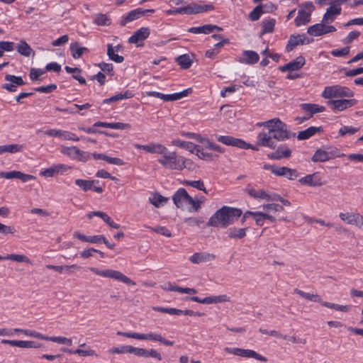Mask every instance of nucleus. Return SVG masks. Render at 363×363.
Returning a JSON list of instances; mask_svg holds the SVG:
<instances>
[{"label": "nucleus", "instance_id": "21", "mask_svg": "<svg viewBox=\"0 0 363 363\" xmlns=\"http://www.w3.org/2000/svg\"><path fill=\"white\" fill-rule=\"evenodd\" d=\"M69 169V167L66 164H58L56 165H52L49 168L41 170L40 174L45 177H52L57 174H62Z\"/></svg>", "mask_w": 363, "mask_h": 363}, {"label": "nucleus", "instance_id": "17", "mask_svg": "<svg viewBox=\"0 0 363 363\" xmlns=\"http://www.w3.org/2000/svg\"><path fill=\"white\" fill-rule=\"evenodd\" d=\"M313 40L309 39L306 34L291 35L289 37L288 43L286 45L285 50L287 52L292 51L296 46L299 45L310 44Z\"/></svg>", "mask_w": 363, "mask_h": 363}, {"label": "nucleus", "instance_id": "39", "mask_svg": "<svg viewBox=\"0 0 363 363\" xmlns=\"http://www.w3.org/2000/svg\"><path fill=\"white\" fill-rule=\"evenodd\" d=\"M277 173L278 176L284 177L290 180L296 179L299 175L296 169L286 167H281Z\"/></svg>", "mask_w": 363, "mask_h": 363}, {"label": "nucleus", "instance_id": "36", "mask_svg": "<svg viewBox=\"0 0 363 363\" xmlns=\"http://www.w3.org/2000/svg\"><path fill=\"white\" fill-rule=\"evenodd\" d=\"M291 150L285 145H281L277 147L276 151L272 154L271 159H281L291 157Z\"/></svg>", "mask_w": 363, "mask_h": 363}, {"label": "nucleus", "instance_id": "37", "mask_svg": "<svg viewBox=\"0 0 363 363\" xmlns=\"http://www.w3.org/2000/svg\"><path fill=\"white\" fill-rule=\"evenodd\" d=\"M118 45L113 46L111 44L107 45V55L109 59L115 62L121 63L124 60V57L116 53L118 50Z\"/></svg>", "mask_w": 363, "mask_h": 363}, {"label": "nucleus", "instance_id": "5", "mask_svg": "<svg viewBox=\"0 0 363 363\" xmlns=\"http://www.w3.org/2000/svg\"><path fill=\"white\" fill-rule=\"evenodd\" d=\"M214 6L212 4H197L196 3H191L186 6L175 8L174 9L169 10L168 14H197L204 13L207 11H211L214 10Z\"/></svg>", "mask_w": 363, "mask_h": 363}, {"label": "nucleus", "instance_id": "42", "mask_svg": "<svg viewBox=\"0 0 363 363\" xmlns=\"http://www.w3.org/2000/svg\"><path fill=\"white\" fill-rule=\"evenodd\" d=\"M17 52L21 55L29 57L33 52V50L30 46L23 40H21L16 46Z\"/></svg>", "mask_w": 363, "mask_h": 363}, {"label": "nucleus", "instance_id": "40", "mask_svg": "<svg viewBox=\"0 0 363 363\" xmlns=\"http://www.w3.org/2000/svg\"><path fill=\"white\" fill-rule=\"evenodd\" d=\"M247 228H230L228 230V236L231 239H242L246 235Z\"/></svg>", "mask_w": 363, "mask_h": 363}, {"label": "nucleus", "instance_id": "55", "mask_svg": "<svg viewBox=\"0 0 363 363\" xmlns=\"http://www.w3.org/2000/svg\"><path fill=\"white\" fill-rule=\"evenodd\" d=\"M320 304L325 307L335 309L336 311H342V312H347L349 310V306H347L339 305V304L326 302V301H321Z\"/></svg>", "mask_w": 363, "mask_h": 363}, {"label": "nucleus", "instance_id": "15", "mask_svg": "<svg viewBox=\"0 0 363 363\" xmlns=\"http://www.w3.org/2000/svg\"><path fill=\"white\" fill-rule=\"evenodd\" d=\"M44 134L49 137H56L61 140L78 141L79 138L76 134L68 130L50 128L45 130Z\"/></svg>", "mask_w": 363, "mask_h": 363}, {"label": "nucleus", "instance_id": "59", "mask_svg": "<svg viewBox=\"0 0 363 363\" xmlns=\"http://www.w3.org/2000/svg\"><path fill=\"white\" fill-rule=\"evenodd\" d=\"M6 258H8L9 260H13L17 262H30L29 258L23 255L10 254L6 255Z\"/></svg>", "mask_w": 363, "mask_h": 363}, {"label": "nucleus", "instance_id": "8", "mask_svg": "<svg viewBox=\"0 0 363 363\" xmlns=\"http://www.w3.org/2000/svg\"><path fill=\"white\" fill-rule=\"evenodd\" d=\"M314 6L311 1H306L299 6L298 15L294 20L296 26L307 24L311 21V13L314 10Z\"/></svg>", "mask_w": 363, "mask_h": 363}, {"label": "nucleus", "instance_id": "13", "mask_svg": "<svg viewBox=\"0 0 363 363\" xmlns=\"http://www.w3.org/2000/svg\"><path fill=\"white\" fill-rule=\"evenodd\" d=\"M328 23H319L312 25L308 28L307 33L312 36H321L337 30L333 26L327 25Z\"/></svg>", "mask_w": 363, "mask_h": 363}, {"label": "nucleus", "instance_id": "2", "mask_svg": "<svg viewBox=\"0 0 363 363\" xmlns=\"http://www.w3.org/2000/svg\"><path fill=\"white\" fill-rule=\"evenodd\" d=\"M242 215V211L230 206H224L209 218L208 226L226 228Z\"/></svg>", "mask_w": 363, "mask_h": 363}, {"label": "nucleus", "instance_id": "16", "mask_svg": "<svg viewBox=\"0 0 363 363\" xmlns=\"http://www.w3.org/2000/svg\"><path fill=\"white\" fill-rule=\"evenodd\" d=\"M186 299L207 305L230 301V298L225 294L218 296H211L203 298H199L198 296H191L186 297Z\"/></svg>", "mask_w": 363, "mask_h": 363}, {"label": "nucleus", "instance_id": "19", "mask_svg": "<svg viewBox=\"0 0 363 363\" xmlns=\"http://www.w3.org/2000/svg\"><path fill=\"white\" fill-rule=\"evenodd\" d=\"M150 35V28L147 27H142L136 30L129 38L128 43L135 44L137 47L143 45L138 44L140 42L145 41Z\"/></svg>", "mask_w": 363, "mask_h": 363}, {"label": "nucleus", "instance_id": "57", "mask_svg": "<svg viewBox=\"0 0 363 363\" xmlns=\"http://www.w3.org/2000/svg\"><path fill=\"white\" fill-rule=\"evenodd\" d=\"M264 13L263 8L261 5L257 6L249 14L250 20L255 21L259 19Z\"/></svg>", "mask_w": 363, "mask_h": 363}, {"label": "nucleus", "instance_id": "43", "mask_svg": "<svg viewBox=\"0 0 363 363\" xmlns=\"http://www.w3.org/2000/svg\"><path fill=\"white\" fill-rule=\"evenodd\" d=\"M276 21L274 18L264 20L262 23V34L271 33L274 30Z\"/></svg>", "mask_w": 363, "mask_h": 363}, {"label": "nucleus", "instance_id": "20", "mask_svg": "<svg viewBox=\"0 0 363 363\" xmlns=\"http://www.w3.org/2000/svg\"><path fill=\"white\" fill-rule=\"evenodd\" d=\"M298 182L303 186H320L323 184L319 172L307 174L298 179Z\"/></svg>", "mask_w": 363, "mask_h": 363}, {"label": "nucleus", "instance_id": "14", "mask_svg": "<svg viewBox=\"0 0 363 363\" xmlns=\"http://www.w3.org/2000/svg\"><path fill=\"white\" fill-rule=\"evenodd\" d=\"M74 184L84 191L92 190L98 194H101L104 191L103 188L99 186V181L96 179L89 180L77 179L74 181Z\"/></svg>", "mask_w": 363, "mask_h": 363}, {"label": "nucleus", "instance_id": "6", "mask_svg": "<svg viewBox=\"0 0 363 363\" xmlns=\"http://www.w3.org/2000/svg\"><path fill=\"white\" fill-rule=\"evenodd\" d=\"M137 149H142L147 152L158 154L163 156L164 159H176L177 155L174 152H169L167 148L160 143H150L147 145L134 144Z\"/></svg>", "mask_w": 363, "mask_h": 363}, {"label": "nucleus", "instance_id": "3", "mask_svg": "<svg viewBox=\"0 0 363 363\" xmlns=\"http://www.w3.org/2000/svg\"><path fill=\"white\" fill-rule=\"evenodd\" d=\"M345 157H347V159H363V154H350L347 155L342 149L330 146L318 150L312 159H335Z\"/></svg>", "mask_w": 363, "mask_h": 363}, {"label": "nucleus", "instance_id": "44", "mask_svg": "<svg viewBox=\"0 0 363 363\" xmlns=\"http://www.w3.org/2000/svg\"><path fill=\"white\" fill-rule=\"evenodd\" d=\"M339 216L343 221L346 222V223L356 225L358 221L357 218H359V213H340Z\"/></svg>", "mask_w": 363, "mask_h": 363}, {"label": "nucleus", "instance_id": "24", "mask_svg": "<svg viewBox=\"0 0 363 363\" xmlns=\"http://www.w3.org/2000/svg\"><path fill=\"white\" fill-rule=\"evenodd\" d=\"M189 196L185 189L179 188L172 196V200L177 208H184Z\"/></svg>", "mask_w": 363, "mask_h": 363}, {"label": "nucleus", "instance_id": "61", "mask_svg": "<svg viewBox=\"0 0 363 363\" xmlns=\"http://www.w3.org/2000/svg\"><path fill=\"white\" fill-rule=\"evenodd\" d=\"M185 184L206 193L204 184L201 180H188L185 182Z\"/></svg>", "mask_w": 363, "mask_h": 363}, {"label": "nucleus", "instance_id": "1", "mask_svg": "<svg viewBox=\"0 0 363 363\" xmlns=\"http://www.w3.org/2000/svg\"><path fill=\"white\" fill-rule=\"evenodd\" d=\"M294 135L288 129L287 125L282 122L279 118H274L273 124H272L268 132L262 131L257 136V145H251L245 140L234 138L230 135H219L217 140L226 145L237 147L243 150L252 149L259 150L258 146L274 148L277 141H284L291 138Z\"/></svg>", "mask_w": 363, "mask_h": 363}, {"label": "nucleus", "instance_id": "27", "mask_svg": "<svg viewBox=\"0 0 363 363\" xmlns=\"http://www.w3.org/2000/svg\"><path fill=\"white\" fill-rule=\"evenodd\" d=\"M342 12L341 7H335L330 5L326 10V12L323 15L322 21L325 23H331L335 21L337 16H339Z\"/></svg>", "mask_w": 363, "mask_h": 363}, {"label": "nucleus", "instance_id": "33", "mask_svg": "<svg viewBox=\"0 0 363 363\" xmlns=\"http://www.w3.org/2000/svg\"><path fill=\"white\" fill-rule=\"evenodd\" d=\"M192 90L191 88L186 89L180 92L164 94H163L162 100L164 101H174L179 100L184 97L187 96L190 93H191Z\"/></svg>", "mask_w": 363, "mask_h": 363}, {"label": "nucleus", "instance_id": "4", "mask_svg": "<svg viewBox=\"0 0 363 363\" xmlns=\"http://www.w3.org/2000/svg\"><path fill=\"white\" fill-rule=\"evenodd\" d=\"M354 95L353 91L349 87L340 84L327 86L321 93V96L325 99L352 98Z\"/></svg>", "mask_w": 363, "mask_h": 363}, {"label": "nucleus", "instance_id": "12", "mask_svg": "<svg viewBox=\"0 0 363 363\" xmlns=\"http://www.w3.org/2000/svg\"><path fill=\"white\" fill-rule=\"evenodd\" d=\"M155 9H144L143 8H137L131 10L125 15L122 16L120 25L125 26L127 23L135 21L140 17L145 16L147 13H154Z\"/></svg>", "mask_w": 363, "mask_h": 363}, {"label": "nucleus", "instance_id": "64", "mask_svg": "<svg viewBox=\"0 0 363 363\" xmlns=\"http://www.w3.org/2000/svg\"><path fill=\"white\" fill-rule=\"evenodd\" d=\"M130 345H121L120 347H113L108 350L111 354H125L130 353Z\"/></svg>", "mask_w": 363, "mask_h": 363}, {"label": "nucleus", "instance_id": "62", "mask_svg": "<svg viewBox=\"0 0 363 363\" xmlns=\"http://www.w3.org/2000/svg\"><path fill=\"white\" fill-rule=\"evenodd\" d=\"M261 208L264 211H273V212H277V211H281L284 210V208L282 206L277 204V203H267L261 206Z\"/></svg>", "mask_w": 363, "mask_h": 363}, {"label": "nucleus", "instance_id": "58", "mask_svg": "<svg viewBox=\"0 0 363 363\" xmlns=\"http://www.w3.org/2000/svg\"><path fill=\"white\" fill-rule=\"evenodd\" d=\"M15 44L13 42L1 41L0 42V57L3 56L4 52H11L14 50Z\"/></svg>", "mask_w": 363, "mask_h": 363}, {"label": "nucleus", "instance_id": "41", "mask_svg": "<svg viewBox=\"0 0 363 363\" xmlns=\"http://www.w3.org/2000/svg\"><path fill=\"white\" fill-rule=\"evenodd\" d=\"M162 166L167 169L172 170L183 169L184 164L182 160H159Z\"/></svg>", "mask_w": 363, "mask_h": 363}, {"label": "nucleus", "instance_id": "47", "mask_svg": "<svg viewBox=\"0 0 363 363\" xmlns=\"http://www.w3.org/2000/svg\"><path fill=\"white\" fill-rule=\"evenodd\" d=\"M177 62L184 69H189L192 65V60L188 55H179L176 59Z\"/></svg>", "mask_w": 363, "mask_h": 363}, {"label": "nucleus", "instance_id": "22", "mask_svg": "<svg viewBox=\"0 0 363 363\" xmlns=\"http://www.w3.org/2000/svg\"><path fill=\"white\" fill-rule=\"evenodd\" d=\"M306 63V60L302 55L298 56L293 61L280 66L279 69L281 72H285L286 71H297L301 69Z\"/></svg>", "mask_w": 363, "mask_h": 363}, {"label": "nucleus", "instance_id": "50", "mask_svg": "<svg viewBox=\"0 0 363 363\" xmlns=\"http://www.w3.org/2000/svg\"><path fill=\"white\" fill-rule=\"evenodd\" d=\"M248 194L254 199L267 201L268 192L263 189L256 190L255 189H250L248 190Z\"/></svg>", "mask_w": 363, "mask_h": 363}, {"label": "nucleus", "instance_id": "31", "mask_svg": "<svg viewBox=\"0 0 363 363\" xmlns=\"http://www.w3.org/2000/svg\"><path fill=\"white\" fill-rule=\"evenodd\" d=\"M74 238L80 240L82 242H90V243H101L104 240V236L99 235H93V236H86L81 233L77 231L73 234Z\"/></svg>", "mask_w": 363, "mask_h": 363}, {"label": "nucleus", "instance_id": "52", "mask_svg": "<svg viewBox=\"0 0 363 363\" xmlns=\"http://www.w3.org/2000/svg\"><path fill=\"white\" fill-rule=\"evenodd\" d=\"M359 130V127H352L349 125H344L340 128L338 130V134L340 136H345L347 135H354Z\"/></svg>", "mask_w": 363, "mask_h": 363}, {"label": "nucleus", "instance_id": "48", "mask_svg": "<svg viewBox=\"0 0 363 363\" xmlns=\"http://www.w3.org/2000/svg\"><path fill=\"white\" fill-rule=\"evenodd\" d=\"M294 293L299 295L300 296H301L302 298H303L306 300H308V301H311L313 302H318V303L321 302V301L320 300L319 296L317 294L306 293V292H304L298 289H294Z\"/></svg>", "mask_w": 363, "mask_h": 363}, {"label": "nucleus", "instance_id": "30", "mask_svg": "<svg viewBox=\"0 0 363 363\" xmlns=\"http://www.w3.org/2000/svg\"><path fill=\"white\" fill-rule=\"evenodd\" d=\"M215 255L208 252H196L193 254L189 259L192 263L200 264L209 262L215 259Z\"/></svg>", "mask_w": 363, "mask_h": 363}, {"label": "nucleus", "instance_id": "54", "mask_svg": "<svg viewBox=\"0 0 363 363\" xmlns=\"http://www.w3.org/2000/svg\"><path fill=\"white\" fill-rule=\"evenodd\" d=\"M62 152L69 157H82L81 151L75 146L62 147Z\"/></svg>", "mask_w": 363, "mask_h": 363}, {"label": "nucleus", "instance_id": "46", "mask_svg": "<svg viewBox=\"0 0 363 363\" xmlns=\"http://www.w3.org/2000/svg\"><path fill=\"white\" fill-rule=\"evenodd\" d=\"M61 351L69 354H77L82 357L93 356L95 354V352L92 350H84L81 349H77L75 350H73L72 349L62 347L61 348Z\"/></svg>", "mask_w": 363, "mask_h": 363}, {"label": "nucleus", "instance_id": "29", "mask_svg": "<svg viewBox=\"0 0 363 363\" xmlns=\"http://www.w3.org/2000/svg\"><path fill=\"white\" fill-rule=\"evenodd\" d=\"M69 50L72 57L75 60L79 59L84 54L89 52V50L87 48L81 46L78 42L71 43Z\"/></svg>", "mask_w": 363, "mask_h": 363}, {"label": "nucleus", "instance_id": "49", "mask_svg": "<svg viewBox=\"0 0 363 363\" xmlns=\"http://www.w3.org/2000/svg\"><path fill=\"white\" fill-rule=\"evenodd\" d=\"M168 199L156 193L149 198L150 202L155 207L162 206L167 201Z\"/></svg>", "mask_w": 363, "mask_h": 363}, {"label": "nucleus", "instance_id": "60", "mask_svg": "<svg viewBox=\"0 0 363 363\" xmlns=\"http://www.w3.org/2000/svg\"><path fill=\"white\" fill-rule=\"evenodd\" d=\"M57 89V85L55 84H51L47 86H41L33 88V90L39 93H52Z\"/></svg>", "mask_w": 363, "mask_h": 363}, {"label": "nucleus", "instance_id": "25", "mask_svg": "<svg viewBox=\"0 0 363 363\" xmlns=\"http://www.w3.org/2000/svg\"><path fill=\"white\" fill-rule=\"evenodd\" d=\"M221 30H223V28L221 27L212 24H205L201 26L191 27L188 29V32L194 34H210L214 31L219 32Z\"/></svg>", "mask_w": 363, "mask_h": 363}, {"label": "nucleus", "instance_id": "56", "mask_svg": "<svg viewBox=\"0 0 363 363\" xmlns=\"http://www.w3.org/2000/svg\"><path fill=\"white\" fill-rule=\"evenodd\" d=\"M98 217L101 218L105 223L113 228L118 229L120 228V225L113 222L111 217L106 213L100 211V213H98Z\"/></svg>", "mask_w": 363, "mask_h": 363}, {"label": "nucleus", "instance_id": "38", "mask_svg": "<svg viewBox=\"0 0 363 363\" xmlns=\"http://www.w3.org/2000/svg\"><path fill=\"white\" fill-rule=\"evenodd\" d=\"M134 94L131 91H129V90H126L125 92L123 93H119V94H117L110 98H108V99H105L104 101H103V103L104 104H110V103H112V102H115V101H121V100H123V99H130L132 97H133Z\"/></svg>", "mask_w": 363, "mask_h": 363}, {"label": "nucleus", "instance_id": "7", "mask_svg": "<svg viewBox=\"0 0 363 363\" xmlns=\"http://www.w3.org/2000/svg\"><path fill=\"white\" fill-rule=\"evenodd\" d=\"M89 270L95 274L103 277L111 278L126 284L135 285V282L133 281L119 271L113 269L100 270L96 267H90Z\"/></svg>", "mask_w": 363, "mask_h": 363}, {"label": "nucleus", "instance_id": "32", "mask_svg": "<svg viewBox=\"0 0 363 363\" xmlns=\"http://www.w3.org/2000/svg\"><path fill=\"white\" fill-rule=\"evenodd\" d=\"M300 107L303 111L308 113V115L311 117L313 114L323 112L325 110L324 106L315 104H301Z\"/></svg>", "mask_w": 363, "mask_h": 363}, {"label": "nucleus", "instance_id": "53", "mask_svg": "<svg viewBox=\"0 0 363 363\" xmlns=\"http://www.w3.org/2000/svg\"><path fill=\"white\" fill-rule=\"evenodd\" d=\"M46 267L49 269H52V270H55L56 272H58L60 273H62L63 269H77V270H79L80 269V267L77 265V264H72V265H52V264H48L46 265Z\"/></svg>", "mask_w": 363, "mask_h": 363}, {"label": "nucleus", "instance_id": "63", "mask_svg": "<svg viewBox=\"0 0 363 363\" xmlns=\"http://www.w3.org/2000/svg\"><path fill=\"white\" fill-rule=\"evenodd\" d=\"M5 152L15 153L23 150V145L19 144L4 145Z\"/></svg>", "mask_w": 363, "mask_h": 363}, {"label": "nucleus", "instance_id": "10", "mask_svg": "<svg viewBox=\"0 0 363 363\" xmlns=\"http://www.w3.org/2000/svg\"><path fill=\"white\" fill-rule=\"evenodd\" d=\"M224 350L228 354H233L242 357L254 358L263 362H266L267 361V359L265 357L252 350L241 349L238 347H225Z\"/></svg>", "mask_w": 363, "mask_h": 363}, {"label": "nucleus", "instance_id": "18", "mask_svg": "<svg viewBox=\"0 0 363 363\" xmlns=\"http://www.w3.org/2000/svg\"><path fill=\"white\" fill-rule=\"evenodd\" d=\"M0 177L11 179H18L23 183H26L30 180H34L36 177L32 174H25L20 171L0 172Z\"/></svg>", "mask_w": 363, "mask_h": 363}, {"label": "nucleus", "instance_id": "11", "mask_svg": "<svg viewBox=\"0 0 363 363\" xmlns=\"http://www.w3.org/2000/svg\"><path fill=\"white\" fill-rule=\"evenodd\" d=\"M357 102V100L355 99H347L342 98L340 99L330 100L327 102V104L333 111L340 112L355 106Z\"/></svg>", "mask_w": 363, "mask_h": 363}, {"label": "nucleus", "instance_id": "26", "mask_svg": "<svg viewBox=\"0 0 363 363\" xmlns=\"http://www.w3.org/2000/svg\"><path fill=\"white\" fill-rule=\"evenodd\" d=\"M1 342L2 344L10 345L11 346L18 347L21 348H37L40 347L39 344L34 341L3 339Z\"/></svg>", "mask_w": 363, "mask_h": 363}, {"label": "nucleus", "instance_id": "35", "mask_svg": "<svg viewBox=\"0 0 363 363\" xmlns=\"http://www.w3.org/2000/svg\"><path fill=\"white\" fill-rule=\"evenodd\" d=\"M254 219L255 220L256 225L258 226H262L264 224V220H269L272 223L276 222V218L268 213L262 212V211H256Z\"/></svg>", "mask_w": 363, "mask_h": 363}, {"label": "nucleus", "instance_id": "45", "mask_svg": "<svg viewBox=\"0 0 363 363\" xmlns=\"http://www.w3.org/2000/svg\"><path fill=\"white\" fill-rule=\"evenodd\" d=\"M93 23L97 26H106L111 23V18L104 13H97L93 21Z\"/></svg>", "mask_w": 363, "mask_h": 363}, {"label": "nucleus", "instance_id": "28", "mask_svg": "<svg viewBox=\"0 0 363 363\" xmlns=\"http://www.w3.org/2000/svg\"><path fill=\"white\" fill-rule=\"evenodd\" d=\"M259 60V55L253 50H245L242 53V57L239 62L245 65H255Z\"/></svg>", "mask_w": 363, "mask_h": 363}, {"label": "nucleus", "instance_id": "51", "mask_svg": "<svg viewBox=\"0 0 363 363\" xmlns=\"http://www.w3.org/2000/svg\"><path fill=\"white\" fill-rule=\"evenodd\" d=\"M6 81L9 82L10 84H13L17 86H23L26 84V82L23 81L22 77L16 76L7 74L4 77Z\"/></svg>", "mask_w": 363, "mask_h": 363}, {"label": "nucleus", "instance_id": "9", "mask_svg": "<svg viewBox=\"0 0 363 363\" xmlns=\"http://www.w3.org/2000/svg\"><path fill=\"white\" fill-rule=\"evenodd\" d=\"M172 144L174 146L185 149L190 152L195 154L199 159H202L206 156H213L212 153L204 152V149L200 145L189 141H182L178 139L173 140Z\"/></svg>", "mask_w": 363, "mask_h": 363}, {"label": "nucleus", "instance_id": "23", "mask_svg": "<svg viewBox=\"0 0 363 363\" xmlns=\"http://www.w3.org/2000/svg\"><path fill=\"white\" fill-rule=\"evenodd\" d=\"M201 147L204 149V152L212 153L213 155V156H206L205 157H219V153H223L224 152V148L211 142L208 138H206Z\"/></svg>", "mask_w": 363, "mask_h": 363}, {"label": "nucleus", "instance_id": "34", "mask_svg": "<svg viewBox=\"0 0 363 363\" xmlns=\"http://www.w3.org/2000/svg\"><path fill=\"white\" fill-rule=\"evenodd\" d=\"M323 130L322 127L311 126L303 130L298 132L297 138L299 140H307L313 136L315 133Z\"/></svg>", "mask_w": 363, "mask_h": 363}]
</instances>
